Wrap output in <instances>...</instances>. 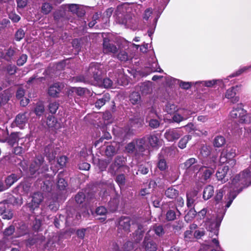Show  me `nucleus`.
<instances>
[{
	"mask_svg": "<svg viewBox=\"0 0 251 251\" xmlns=\"http://www.w3.org/2000/svg\"><path fill=\"white\" fill-rule=\"evenodd\" d=\"M197 162V160L196 158H190L187 159L182 165L183 166L184 169L186 170L192 168L194 171L196 170H198L199 169V166L196 165H194Z\"/></svg>",
	"mask_w": 251,
	"mask_h": 251,
	"instance_id": "5701e85b",
	"label": "nucleus"
},
{
	"mask_svg": "<svg viewBox=\"0 0 251 251\" xmlns=\"http://www.w3.org/2000/svg\"><path fill=\"white\" fill-rule=\"evenodd\" d=\"M115 181L120 187H124L126 184V177L124 174H119L116 175Z\"/></svg>",
	"mask_w": 251,
	"mask_h": 251,
	"instance_id": "c03bdc74",
	"label": "nucleus"
},
{
	"mask_svg": "<svg viewBox=\"0 0 251 251\" xmlns=\"http://www.w3.org/2000/svg\"><path fill=\"white\" fill-rule=\"evenodd\" d=\"M85 196L83 192L78 193L75 197V201L79 204H81L84 201Z\"/></svg>",
	"mask_w": 251,
	"mask_h": 251,
	"instance_id": "69168bd1",
	"label": "nucleus"
},
{
	"mask_svg": "<svg viewBox=\"0 0 251 251\" xmlns=\"http://www.w3.org/2000/svg\"><path fill=\"white\" fill-rule=\"evenodd\" d=\"M31 187V184L27 182H24L20 184L19 188L25 194L28 193Z\"/></svg>",
	"mask_w": 251,
	"mask_h": 251,
	"instance_id": "8fccbe9b",
	"label": "nucleus"
},
{
	"mask_svg": "<svg viewBox=\"0 0 251 251\" xmlns=\"http://www.w3.org/2000/svg\"><path fill=\"white\" fill-rule=\"evenodd\" d=\"M67 213L66 223L68 226L76 225L81 219L80 214L75 209L68 210Z\"/></svg>",
	"mask_w": 251,
	"mask_h": 251,
	"instance_id": "6e6552de",
	"label": "nucleus"
},
{
	"mask_svg": "<svg viewBox=\"0 0 251 251\" xmlns=\"http://www.w3.org/2000/svg\"><path fill=\"white\" fill-rule=\"evenodd\" d=\"M191 138L190 135H185L183 136L178 142V147L182 149L185 148L186 146L187 143Z\"/></svg>",
	"mask_w": 251,
	"mask_h": 251,
	"instance_id": "3c124183",
	"label": "nucleus"
},
{
	"mask_svg": "<svg viewBox=\"0 0 251 251\" xmlns=\"http://www.w3.org/2000/svg\"><path fill=\"white\" fill-rule=\"evenodd\" d=\"M153 230L158 236H162L165 233L163 227L160 225H155L153 226Z\"/></svg>",
	"mask_w": 251,
	"mask_h": 251,
	"instance_id": "603ef678",
	"label": "nucleus"
},
{
	"mask_svg": "<svg viewBox=\"0 0 251 251\" xmlns=\"http://www.w3.org/2000/svg\"><path fill=\"white\" fill-rule=\"evenodd\" d=\"M237 88H238V86L237 85L236 86L232 87L227 90L225 94L226 98L229 99L230 98H233L235 96L236 94V91Z\"/></svg>",
	"mask_w": 251,
	"mask_h": 251,
	"instance_id": "09e8293b",
	"label": "nucleus"
},
{
	"mask_svg": "<svg viewBox=\"0 0 251 251\" xmlns=\"http://www.w3.org/2000/svg\"><path fill=\"white\" fill-rule=\"evenodd\" d=\"M140 91L143 95L150 94L152 91L151 82L146 81L141 83L140 86Z\"/></svg>",
	"mask_w": 251,
	"mask_h": 251,
	"instance_id": "393cba45",
	"label": "nucleus"
},
{
	"mask_svg": "<svg viewBox=\"0 0 251 251\" xmlns=\"http://www.w3.org/2000/svg\"><path fill=\"white\" fill-rule=\"evenodd\" d=\"M143 246L146 251H156V244L152 240L146 236L143 241Z\"/></svg>",
	"mask_w": 251,
	"mask_h": 251,
	"instance_id": "a211bd4d",
	"label": "nucleus"
},
{
	"mask_svg": "<svg viewBox=\"0 0 251 251\" xmlns=\"http://www.w3.org/2000/svg\"><path fill=\"white\" fill-rule=\"evenodd\" d=\"M113 162L120 165L122 168L129 169L128 166L126 165V158L123 155H117L114 158Z\"/></svg>",
	"mask_w": 251,
	"mask_h": 251,
	"instance_id": "2f4dec72",
	"label": "nucleus"
},
{
	"mask_svg": "<svg viewBox=\"0 0 251 251\" xmlns=\"http://www.w3.org/2000/svg\"><path fill=\"white\" fill-rule=\"evenodd\" d=\"M187 116H182L178 113H175L173 117V121L174 122L179 123L187 119Z\"/></svg>",
	"mask_w": 251,
	"mask_h": 251,
	"instance_id": "052dcab7",
	"label": "nucleus"
},
{
	"mask_svg": "<svg viewBox=\"0 0 251 251\" xmlns=\"http://www.w3.org/2000/svg\"><path fill=\"white\" fill-rule=\"evenodd\" d=\"M19 177L15 174H11L7 176L5 180V182L7 186H11L15 182H16Z\"/></svg>",
	"mask_w": 251,
	"mask_h": 251,
	"instance_id": "ea45409f",
	"label": "nucleus"
},
{
	"mask_svg": "<svg viewBox=\"0 0 251 251\" xmlns=\"http://www.w3.org/2000/svg\"><path fill=\"white\" fill-rule=\"evenodd\" d=\"M150 169V165L148 164H142L139 166L138 171L143 175L147 174Z\"/></svg>",
	"mask_w": 251,
	"mask_h": 251,
	"instance_id": "4d7b16f0",
	"label": "nucleus"
},
{
	"mask_svg": "<svg viewBox=\"0 0 251 251\" xmlns=\"http://www.w3.org/2000/svg\"><path fill=\"white\" fill-rule=\"evenodd\" d=\"M229 171V167L227 166H224L218 168L216 173V177L219 180H221L223 183L226 182L228 180V177L226 176Z\"/></svg>",
	"mask_w": 251,
	"mask_h": 251,
	"instance_id": "dca6fc26",
	"label": "nucleus"
},
{
	"mask_svg": "<svg viewBox=\"0 0 251 251\" xmlns=\"http://www.w3.org/2000/svg\"><path fill=\"white\" fill-rule=\"evenodd\" d=\"M158 158L159 161L157 164L158 168L161 171L165 170L168 166L165 159L162 157L161 154H159Z\"/></svg>",
	"mask_w": 251,
	"mask_h": 251,
	"instance_id": "37998d69",
	"label": "nucleus"
},
{
	"mask_svg": "<svg viewBox=\"0 0 251 251\" xmlns=\"http://www.w3.org/2000/svg\"><path fill=\"white\" fill-rule=\"evenodd\" d=\"M145 137L135 140L136 152H142L145 151L144 145L146 142Z\"/></svg>",
	"mask_w": 251,
	"mask_h": 251,
	"instance_id": "cd10ccee",
	"label": "nucleus"
},
{
	"mask_svg": "<svg viewBox=\"0 0 251 251\" xmlns=\"http://www.w3.org/2000/svg\"><path fill=\"white\" fill-rule=\"evenodd\" d=\"M126 151L129 153H137L135 144L134 142H131L128 144L126 147Z\"/></svg>",
	"mask_w": 251,
	"mask_h": 251,
	"instance_id": "6e6d98bb",
	"label": "nucleus"
},
{
	"mask_svg": "<svg viewBox=\"0 0 251 251\" xmlns=\"http://www.w3.org/2000/svg\"><path fill=\"white\" fill-rule=\"evenodd\" d=\"M52 9V6L51 4L48 2H45L43 3L41 7V12L45 15L48 14L50 12Z\"/></svg>",
	"mask_w": 251,
	"mask_h": 251,
	"instance_id": "de8ad7c7",
	"label": "nucleus"
},
{
	"mask_svg": "<svg viewBox=\"0 0 251 251\" xmlns=\"http://www.w3.org/2000/svg\"><path fill=\"white\" fill-rule=\"evenodd\" d=\"M119 148L118 143L113 142L105 144L102 148V151L106 157L112 159L114 155L118 153Z\"/></svg>",
	"mask_w": 251,
	"mask_h": 251,
	"instance_id": "0eeeda50",
	"label": "nucleus"
},
{
	"mask_svg": "<svg viewBox=\"0 0 251 251\" xmlns=\"http://www.w3.org/2000/svg\"><path fill=\"white\" fill-rule=\"evenodd\" d=\"M15 230V226L13 225H10L5 229L3 231V235L4 236H9L14 232Z\"/></svg>",
	"mask_w": 251,
	"mask_h": 251,
	"instance_id": "0e129e2a",
	"label": "nucleus"
},
{
	"mask_svg": "<svg viewBox=\"0 0 251 251\" xmlns=\"http://www.w3.org/2000/svg\"><path fill=\"white\" fill-rule=\"evenodd\" d=\"M27 56L25 54H22L19 59L17 60V65L19 66H22L26 62Z\"/></svg>",
	"mask_w": 251,
	"mask_h": 251,
	"instance_id": "338daca9",
	"label": "nucleus"
},
{
	"mask_svg": "<svg viewBox=\"0 0 251 251\" xmlns=\"http://www.w3.org/2000/svg\"><path fill=\"white\" fill-rule=\"evenodd\" d=\"M86 90V89L85 88L82 87H71L69 90V94H70L71 93H75L78 96H83Z\"/></svg>",
	"mask_w": 251,
	"mask_h": 251,
	"instance_id": "79ce46f5",
	"label": "nucleus"
},
{
	"mask_svg": "<svg viewBox=\"0 0 251 251\" xmlns=\"http://www.w3.org/2000/svg\"><path fill=\"white\" fill-rule=\"evenodd\" d=\"M251 184V174L248 170H245L236 175L231 180V188L237 193H240L244 188Z\"/></svg>",
	"mask_w": 251,
	"mask_h": 251,
	"instance_id": "f257e3e1",
	"label": "nucleus"
},
{
	"mask_svg": "<svg viewBox=\"0 0 251 251\" xmlns=\"http://www.w3.org/2000/svg\"><path fill=\"white\" fill-rule=\"evenodd\" d=\"M44 153L48 158L50 162L54 160L55 157V153L54 152V146L52 144L47 146L44 149Z\"/></svg>",
	"mask_w": 251,
	"mask_h": 251,
	"instance_id": "4be33fe9",
	"label": "nucleus"
},
{
	"mask_svg": "<svg viewBox=\"0 0 251 251\" xmlns=\"http://www.w3.org/2000/svg\"><path fill=\"white\" fill-rule=\"evenodd\" d=\"M17 50L16 48L11 46L4 50L0 49V58L4 59L8 62H11L16 55Z\"/></svg>",
	"mask_w": 251,
	"mask_h": 251,
	"instance_id": "1a4fd4ad",
	"label": "nucleus"
},
{
	"mask_svg": "<svg viewBox=\"0 0 251 251\" xmlns=\"http://www.w3.org/2000/svg\"><path fill=\"white\" fill-rule=\"evenodd\" d=\"M10 94L7 90L4 91L2 93L0 94V107L2 104L7 102L9 100Z\"/></svg>",
	"mask_w": 251,
	"mask_h": 251,
	"instance_id": "4c0bfd02",
	"label": "nucleus"
},
{
	"mask_svg": "<svg viewBox=\"0 0 251 251\" xmlns=\"http://www.w3.org/2000/svg\"><path fill=\"white\" fill-rule=\"evenodd\" d=\"M24 138L23 134L19 132H12L6 139V142L11 147L20 141Z\"/></svg>",
	"mask_w": 251,
	"mask_h": 251,
	"instance_id": "f3484780",
	"label": "nucleus"
},
{
	"mask_svg": "<svg viewBox=\"0 0 251 251\" xmlns=\"http://www.w3.org/2000/svg\"><path fill=\"white\" fill-rule=\"evenodd\" d=\"M238 194L236 193L235 191H231L229 192V195H228V199L229 201H227L226 207V208H228L230 205H231V203L232 202L233 200L236 198L237 195Z\"/></svg>",
	"mask_w": 251,
	"mask_h": 251,
	"instance_id": "13d9d810",
	"label": "nucleus"
},
{
	"mask_svg": "<svg viewBox=\"0 0 251 251\" xmlns=\"http://www.w3.org/2000/svg\"><path fill=\"white\" fill-rule=\"evenodd\" d=\"M47 124L49 127H53L55 129L60 127L59 123L57 121L56 119L53 117H49L47 119Z\"/></svg>",
	"mask_w": 251,
	"mask_h": 251,
	"instance_id": "c9c22d12",
	"label": "nucleus"
},
{
	"mask_svg": "<svg viewBox=\"0 0 251 251\" xmlns=\"http://www.w3.org/2000/svg\"><path fill=\"white\" fill-rule=\"evenodd\" d=\"M114 57H116L119 60L122 62H126L130 59V56L125 50H120L115 54Z\"/></svg>",
	"mask_w": 251,
	"mask_h": 251,
	"instance_id": "473e14b6",
	"label": "nucleus"
},
{
	"mask_svg": "<svg viewBox=\"0 0 251 251\" xmlns=\"http://www.w3.org/2000/svg\"><path fill=\"white\" fill-rule=\"evenodd\" d=\"M25 32L23 29H19L15 33V39L17 41H19L25 37Z\"/></svg>",
	"mask_w": 251,
	"mask_h": 251,
	"instance_id": "774afa93",
	"label": "nucleus"
},
{
	"mask_svg": "<svg viewBox=\"0 0 251 251\" xmlns=\"http://www.w3.org/2000/svg\"><path fill=\"white\" fill-rule=\"evenodd\" d=\"M198 191L197 190H192L186 194L187 197V206L188 207H192L197 199Z\"/></svg>",
	"mask_w": 251,
	"mask_h": 251,
	"instance_id": "aec40b11",
	"label": "nucleus"
},
{
	"mask_svg": "<svg viewBox=\"0 0 251 251\" xmlns=\"http://www.w3.org/2000/svg\"><path fill=\"white\" fill-rule=\"evenodd\" d=\"M176 214L173 210H169L166 213V219L168 221H174L176 219Z\"/></svg>",
	"mask_w": 251,
	"mask_h": 251,
	"instance_id": "680f3d73",
	"label": "nucleus"
},
{
	"mask_svg": "<svg viewBox=\"0 0 251 251\" xmlns=\"http://www.w3.org/2000/svg\"><path fill=\"white\" fill-rule=\"evenodd\" d=\"M26 113L24 112L23 113H19L16 116L14 120V123L17 126L22 128L27 122L28 118L26 117Z\"/></svg>",
	"mask_w": 251,
	"mask_h": 251,
	"instance_id": "6ab92c4d",
	"label": "nucleus"
},
{
	"mask_svg": "<svg viewBox=\"0 0 251 251\" xmlns=\"http://www.w3.org/2000/svg\"><path fill=\"white\" fill-rule=\"evenodd\" d=\"M220 221H216L211 222L208 227V230L211 232L213 233L215 235H217L218 234V230L220 225Z\"/></svg>",
	"mask_w": 251,
	"mask_h": 251,
	"instance_id": "7c9ffc66",
	"label": "nucleus"
},
{
	"mask_svg": "<svg viewBox=\"0 0 251 251\" xmlns=\"http://www.w3.org/2000/svg\"><path fill=\"white\" fill-rule=\"evenodd\" d=\"M103 50L105 53H111L113 56L118 52V49L113 43H110L107 38H104L103 40Z\"/></svg>",
	"mask_w": 251,
	"mask_h": 251,
	"instance_id": "4468645a",
	"label": "nucleus"
},
{
	"mask_svg": "<svg viewBox=\"0 0 251 251\" xmlns=\"http://www.w3.org/2000/svg\"><path fill=\"white\" fill-rule=\"evenodd\" d=\"M96 215L95 217L98 216H101V217L97 218V219L100 220L101 222H103L106 220V214L107 213V210L104 206H100L96 209Z\"/></svg>",
	"mask_w": 251,
	"mask_h": 251,
	"instance_id": "bb28decb",
	"label": "nucleus"
},
{
	"mask_svg": "<svg viewBox=\"0 0 251 251\" xmlns=\"http://www.w3.org/2000/svg\"><path fill=\"white\" fill-rule=\"evenodd\" d=\"M165 195L169 199H175L178 196L179 191L173 187H170L165 191Z\"/></svg>",
	"mask_w": 251,
	"mask_h": 251,
	"instance_id": "c756f323",
	"label": "nucleus"
},
{
	"mask_svg": "<svg viewBox=\"0 0 251 251\" xmlns=\"http://www.w3.org/2000/svg\"><path fill=\"white\" fill-rule=\"evenodd\" d=\"M43 199L44 197L42 193H34L31 197V201L28 202L24 207L28 209L30 212L33 213L34 210L39 208Z\"/></svg>",
	"mask_w": 251,
	"mask_h": 251,
	"instance_id": "423d86ee",
	"label": "nucleus"
},
{
	"mask_svg": "<svg viewBox=\"0 0 251 251\" xmlns=\"http://www.w3.org/2000/svg\"><path fill=\"white\" fill-rule=\"evenodd\" d=\"M144 232L143 226L141 224H137V229L133 234L134 240L136 243L139 242L142 239Z\"/></svg>",
	"mask_w": 251,
	"mask_h": 251,
	"instance_id": "a878e982",
	"label": "nucleus"
},
{
	"mask_svg": "<svg viewBox=\"0 0 251 251\" xmlns=\"http://www.w3.org/2000/svg\"><path fill=\"white\" fill-rule=\"evenodd\" d=\"M245 111L242 103L238 104L237 107L234 108L230 112V116L232 118H240V123H245Z\"/></svg>",
	"mask_w": 251,
	"mask_h": 251,
	"instance_id": "f8f14e48",
	"label": "nucleus"
},
{
	"mask_svg": "<svg viewBox=\"0 0 251 251\" xmlns=\"http://www.w3.org/2000/svg\"><path fill=\"white\" fill-rule=\"evenodd\" d=\"M122 169L123 168L120 165L113 161L108 169V172L111 176H116L118 173L121 172Z\"/></svg>",
	"mask_w": 251,
	"mask_h": 251,
	"instance_id": "c85d7f7f",
	"label": "nucleus"
},
{
	"mask_svg": "<svg viewBox=\"0 0 251 251\" xmlns=\"http://www.w3.org/2000/svg\"><path fill=\"white\" fill-rule=\"evenodd\" d=\"M57 186L58 189L60 190H64L68 186L67 182L62 177V174H59L57 176Z\"/></svg>",
	"mask_w": 251,
	"mask_h": 251,
	"instance_id": "e433bc0d",
	"label": "nucleus"
},
{
	"mask_svg": "<svg viewBox=\"0 0 251 251\" xmlns=\"http://www.w3.org/2000/svg\"><path fill=\"white\" fill-rule=\"evenodd\" d=\"M51 183L49 180L42 181L41 188L45 192H49L51 189Z\"/></svg>",
	"mask_w": 251,
	"mask_h": 251,
	"instance_id": "5fc2aeb1",
	"label": "nucleus"
},
{
	"mask_svg": "<svg viewBox=\"0 0 251 251\" xmlns=\"http://www.w3.org/2000/svg\"><path fill=\"white\" fill-rule=\"evenodd\" d=\"M128 9L129 7L126 4L117 6L114 15L117 22L120 24H125L126 23Z\"/></svg>",
	"mask_w": 251,
	"mask_h": 251,
	"instance_id": "39448f33",
	"label": "nucleus"
},
{
	"mask_svg": "<svg viewBox=\"0 0 251 251\" xmlns=\"http://www.w3.org/2000/svg\"><path fill=\"white\" fill-rule=\"evenodd\" d=\"M100 65L98 63H92L86 71L87 76L89 79L93 78L96 82H101L102 71Z\"/></svg>",
	"mask_w": 251,
	"mask_h": 251,
	"instance_id": "20e7f679",
	"label": "nucleus"
},
{
	"mask_svg": "<svg viewBox=\"0 0 251 251\" xmlns=\"http://www.w3.org/2000/svg\"><path fill=\"white\" fill-rule=\"evenodd\" d=\"M182 135V132L177 128H170L166 130L164 137L169 142L178 140Z\"/></svg>",
	"mask_w": 251,
	"mask_h": 251,
	"instance_id": "9d476101",
	"label": "nucleus"
},
{
	"mask_svg": "<svg viewBox=\"0 0 251 251\" xmlns=\"http://www.w3.org/2000/svg\"><path fill=\"white\" fill-rule=\"evenodd\" d=\"M214 194V188L211 185L206 186L203 192V198L205 200L209 199Z\"/></svg>",
	"mask_w": 251,
	"mask_h": 251,
	"instance_id": "72a5a7b5",
	"label": "nucleus"
},
{
	"mask_svg": "<svg viewBox=\"0 0 251 251\" xmlns=\"http://www.w3.org/2000/svg\"><path fill=\"white\" fill-rule=\"evenodd\" d=\"M251 184V174L248 170H245L236 175L231 180V188L237 193H240L244 188Z\"/></svg>",
	"mask_w": 251,
	"mask_h": 251,
	"instance_id": "f03ea898",
	"label": "nucleus"
},
{
	"mask_svg": "<svg viewBox=\"0 0 251 251\" xmlns=\"http://www.w3.org/2000/svg\"><path fill=\"white\" fill-rule=\"evenodd\" d=\"M129 100L133 104H138L141 101V96L138 92H133L129 96Z\"/></svg>",
	"mask_w": 251,
	"mask_h": 251,
	"instance_id": "58836bf2",
	"label": "nucleus"
},
{
	"mask_svg": "<svg viewBox=\"0 0 251 251\" xmlns=\"http://www.w3.org/2000/svg\"><path fill=\"white\" fill-rule=\"evenodd\" d=\"M216 168V165L214 162H213L210 166L204 165L201 166L199 169V171H203V177L204 180L209 179L211 175L214 173V170Z\"/></svg>",
	"mask_w": 251,
	"mask_h": 251,
	"instance_id": "2eb2a0df",
	"label": "nucleus"
},
{
	"mask_svg": "<svg viewBox=\"0 0 251 251\" xmlns=\"http://www.w3.org/2000/svg\"><path fill=\"white\" fill-rule=\"evenodd\" d=\"M213 146L215 148H221L226 144V139L224 137L219 135L214 139Z\"/></svg>",
	"mask_w": 251,
	"mask_h": 251,
	"instance_id": "f704fd0d",
	"label": "nucleus"
},
{
	"mask_svg": "<svg viewBox=\"0 0 251 251\" xmlns=\"http://www.w3.org/2000/svg\"><path fill=\"white\" fill-rule=\"evenodd\" d=\"M59 107V104L56 102H51L49 105L50 112L52 114L56 113Z\"/></svg>",
	"mask_w": 251,
	"mask_h": 251,
	"instance_id": "e2e57ef3",
	"label": "nucleus"
},
{
	"mask_svg": "<svg viewBox=\"0 0 251 251\" xmlns=\"http://www.w3.org/2000/svg\"><path fill=\"white\" fill-rule=\"evenodd\" d=\"M197 214V211L194 208H191L184 217L185 220L187 222L192 221L195 218Z\"/></svg>",
	"mask_w": 251,
	"mask_h": 251,
	"instance_id": "a18cd8bd",
	"label": "nucleus"
},
{
	"mask_svg": "<svg viewBox=\"0 0 251 251\" xmlns=\"http://www.w3.org/2000/svg\"><path fill=\"white\" fill-rule=\"evenodd\" d=\"M97 100L95 102V106L97 108H100L104 105L106 102H109L110 100V97L109 94L106 93L103 95L99 96V98H97Z\"/></svg>",
	"mask_w": 251,
	"mask_h": 251,
	"instance_id": "412c9836",
	"label": "nucleus"
},
{
	"mask_svg": "<svg viewBox=\"0 0 251 251\" xmlns=\"http://www.w3.org/2000/svg\"><path fill=\"white\" fill-rule=\"evenodd\" d=\"M200 153L204 157H207L210 154V147L207 146H203L201 148Z\"/></svg>",
	"mask_w": 251,
	"mask_h": 251,
	"instance_id": "bf43d9fd",
	"label": "nucleus"
},
{
	"mask_svg": "<svg viewBox=\"0 0 251 251\" xmlns=\"http://www.w3.org/2000/svg\"><path fill=\"white\" fill-rule=\"evenodd\" d=\"M118 232H129L130 227V219L127 217H121L118 222Z\"/></svg>",
	"mask_w": 251,
	"mask_h": 251,
	"instance_id": "9b49d317",
	"label": "nucleus"
},
{
	"mask_svg": "<svg viewBox=\"0 0 251 251\" xmlns=\"http://www.w3.org/2000/svg\"><path fill=\"white\" fill-rule=\"evenodd\" d=\"M45 112V108L43 104L38 103L34 108V113L38 116L42 115Z\"/></svg>",
	"mask_w": 251,
	"mask_h": 251,
	"instance_id": "49530a36",
	"label": "nucleus"
},
{
	"mask_svg": "<svg viewBox=\"0 0 251 251\" xmlns=\"http://www.w3.org/2000/svg\"><path fill=\"white\" fill-rule=\"evenodd\" d=\"M48 170V166L45 164L44 157L42 155H37L31 163L29 172L31 176L36 177L40 174L45 173Z\"/></svg>",
	"mask_w": 251,
	"mask_h": 251,
	"instance_id": "7ed1b4c3",
	"label": "nucleus"
},
{
	"mask_svg": "<svg viewBox=\"0 0 251 251\" xmlns=\"http://www.w3.org/2000/svg\"><path fill=\"white\" fill-rule=\"evenodd\" d=\"M97 82L100 83V84L105 88H111L113 84V81L109 78H105L102 80L101 79V82Z\"/></svg>",
	"mask_w": 251,
	"mask_h": 251,
	"instance_id": "864d4df0",
	"label": "nucleus"
},
{
	"mask_svg": "<svg viewBox=\"0 0 251 251\" xmlns=\"http://www.w3.org/2000/svg\"><path fill=\"white\" fill-rule=\"evenodd\" d=\"M146 141H148L150 146L153 148L157 147L159 146V140L155 134H148L146 135Z\"/></svg>",
	"mask_w": 251,
	"mask_h": 251,
	"instance_id": "b1692460",
	"label": "nucleus"
},
{
	"mask_svg": "<svg viewBox=\"0 0 251 251\" xmlns=\"http://www.w3.org/2000/svg\"><path fill=\"white\" fill-rule=\"evenodd\" d=\"M63 88L64 85L62 83L59 82L54 83L49 87L48 94L51 97L58 98Z\"/></svg>",
	"mask_w": 251,
	"mask_h": 251,
	"instance_id": "ddd939ff",
	"label": "nucleus"
},
{
	"mask_svg": "<svg viewBox=\"0 0 251 251\" xmlns=\"http://www.w3.org/2000/svg\"><path fill=\"white\" fill-rule=\"evenodd\" d=\"M73 81L76 82H83L85 83H87L90 82V79L89 77L87 76L86 73H85V75H80L79 76H75L73 78Z\"/></svg>",
	"mask_w": 251,
	"mask_h": 251,
	"instance_id": "a19ab883",
	"label": "nucleus"
}]
</instances>
